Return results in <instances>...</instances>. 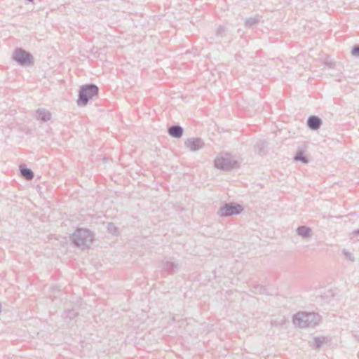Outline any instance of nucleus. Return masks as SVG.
<instances>
[{
    "label": "nucleus",
    "mask_w": 359,
    "mask_h": 359,
    "mask_svg": "<svg viewBox=\"0 0 359 359\" xmlns=\"http://www.w3.org/2000/svg\"><path fill=\"white\" fill-rule=\"evenodd\" d=\"M320 320V316L315 313L298 312L293 317V323L302 328L313 327Z\"/></svg>",
    "instance_id": "f257e3e1"
},
{
    "label": "nucleus",
    "mask_w": 359,
    "mask_h": 359,
    "mask_svg": "<svg viewBox=\"0 0 359 359\" xmlns=\"http://www.w3.org/2000/svg\"><path fill=\"white\" fill-rule=\"evenodd\" d=\"M71 240L75 246L82 249L88 248L93 241V235L86 229H77L72 235Z\"/></svg>",
    "instance_id": "f03ea898"
},
{
    "label": "nucleus",
    "mask_w": 359,
    "mask_h": 359,
    "mask_svg": "<svg viewBox=\"0 0 359 359\" xmlns=\"http://www.w3.org/2000/svg\"><path fill=\"white\" fill-rule=\"evenodd\" d=\"M98 87L93 83L81 86L79 90L77 104L79 106H85L93 97L97 95Z\"/></svg>",
    "instance_id": "7ed1b4c3"
},
{
    "label": "nucleus",
    "mask_w": 359,
    "mask_h": 359,
    "mask_svg": "<svg viewBox=\"0 0 359 359\" xmlns=\"http://www.w3.org/2000/svg\"><path fill=\"white\" fill-rule=\"evenodd\" d=\"M236 163L237 161L229 154H225L216 158L215 166L219 170H229L235 167Z\"/></svg>",
    "instance_id": "20e7f679"
},
{
    "label": "nucleus",
    "mask_w": 359,
    "mask_h": 359,
    "mask_svg": "<svg viewBox=\"0 0 359 359\" xmlns=\"http://www.w3.org/2000/svg\"><path fill=\"white\" fill-rule=\"evenodd\" d=\"M12 58L21 66H27L34 62L32 55L21 48L14 50Z\"/></svg>",
    "instance_id": "39448f33"
},
{
    "label": "nucleus",
    "mask_w": 359,
    "mask_h": 359,
    "mask_svg": "<svg viewBox=\"0 0 359 359\" xmlns=\"http://www.w3.org/2000/svg\"><path fill=\"white\" fill-rule=\"evenodd\" d=\"M243 210V207L239 204L233 203H226L219 208L217 214L220 217H229L240 214Z\"/></svg>",
    "instance_id": "423d86ee"
},
{
    "label": "nucleus",
    "mask_w": 359,
    "mask_h": 359,
    "mask_svg": "<svg viewBox=\"0 0 359 359\" xmlns=\"http://www.w3.org/2000/svg\"><path fill=\"white\" fill-rule=\"evenodd\" d=\"M184 146L190 151L196 152L205 147V142L200 137H190L184 142Z\"/></svg>",
    "instance_id": "0eeeda50"
},
{
    "label": "nucleus",
    "mask_w": 359,
    "mask_h": 359,
    "mask_svg": "<svg viewBox=\"0 0 359 359\" xmlns=\"http://www.w3.org/2000/svg\"><path fill=\"white\" fill-rule=\"evenodd\" d=\"M163 269L168 273H175L179 269V264L173 258H167L162 262Z\"/></svg>",
    "instance_id": "6e6552de"
},
{
    "label": "nucleus",
    "mask_w": 359,
    "mask_h": 359,
    "mask_svg": "<svg viewBox=\"0 0 359 359\" xmlns=\"http://www.w3.org/2000/svg\"><path fill=\"white\" fill-rule=\"evenodd\" d=\"M297 234L303 239L309 240L313 236L312 229L306 226H300L296 229Z\"/></svg>",
    "instance_id": "1a4fd4ad"
},
{
    "label": "nucleus",
    "mask_w": 359,
    "mask_h": 359,
    "mask_svg": "<svg viewBox=\"0 0 359 359\" xmlns=\"http://www.w3.org/2000/svg\"><path fill=\"white\" fill-rule=\"evenodd\" d=\"M184 129L180 125L175 124L170 126L168 128V133L170 136L174 138H180L182 137Z\"/></svg>",
    "instance_id": "9d476101"
},
{
    "label": "nucleus",
    "mask_w": 359,
    "mask_h": 359,
    "mask_svg": "<svg viewBox=\"0 0 359 359\" xmlns=\"http://www.w3.org/2000/svg\"><path fill=\"white\" fill-rule=\"evenodd\" d=\"M322 125V120L316 116H310L307 120L308 127L313 130H318Z\"/></svg>",
    "instance_id": "9b49d317"
},
{
    "label": "nucleus",
    "mask_w": 359,
    "mask_h": 359,
    "mask_svg": "<svg viewBox=\"0 0 359 359\" xmlns=\"http://www.w3.org/2000/svg\"><path fill=\"white\" fill-rule=\"evenodd\" d=\"M36 116L38 120L47 122L50 119L51 114L47 109L41 108L36 111Z\"/></svg>",
    "instance_id": "f8f14e48"
},
{
    "label": "nucleus",
    "mask_w": 359,
    "mask_h": 359,
    "mask_svg": "<svg viewBox=\"0 0 359 359\" xmlns=\"http://www.w3.org/2000/svg\"><path fill=\"white\" fill-rule=\"evenodd\" d=\"M20 170L21 176L26 180H31L34 178V175L31 169L20 165Z\"/></svg>",
    "instance_id": "ddd939ff"
},
{
    "label": "nucleus",
    "mask_w": 359,
    "mask_h": 359,
    "mask_svg": "<svg viewBox=\"0 0 359 359\" xmlns=\"http://www.w3.org/2000/svg\"><path fill=\"white\" fill-rule=\"evenodd\" d=\"M261 20V16L257 15L254 17L246 19L245 25L248 27H252V26L258 24Z\"/></svg>",
    "instance_id": "4468645a"
},
{
    "label": "nucleus",
    "mask_w": 359,
    "mask_h": 359,
    "mask_svg": "<svg viewBox=\"0 0 359 359\" xmlns=\"http://www.w3.org/2000/svg\"><path fill=\"white\" fill-rule=\"evenodd\" d=\"M294 159L296 161H301L304 163H307L309 162L308 158L306 156H304V152L301 150L297 152V154L294 156Z\"/></svg>",
    "instance_id": "2eb2a0df"
},
{
    "label": "nucleus",
    "mask_w": 359,
    "mask_h": 359,
    "mask_svg": "<svg viewBox=\"0 0 359 359\" xmlns=\"http://www.w3.org/2000/svg\"><path fill=\"white\" fill-rule=\"evenodd\" d=\"M325 337H322V338L316 337L314 339V344H313V346L315 348H318L325 343Z\"/></svg>",
    "instance_id": "dca6fc26"
},
{
    "label": "nucleus",
    "mask_w": 359,
    "mask_h": 359,
    "mask_svg": "<svg viewBox=\"0 0 359 359\" xmlns=\"http://www.w3.org/2000/svg\"><path fill=\"white\" fill-rule=\"evenodd\" d=\"M266 145H267V143L264 140H260L257 143V147H259L258 153L260 155L263 154V153H264V148H265L266 147Z\"/></svg>",
    "instance_id": "f3484780"
},
{
    "label": "nucleus",
    "mask_w": 359,
    "mask_h": 359,
    "mask_svg": "<svg viewBox=\"0 0 359 359\" xmlns=\"http://www.w3.org/2000/svg\"><path fill=\"white\" fill-rule=\"evenodd\" d=\"M326 67H328L330 68H335L339 70V68L341 67L340 63H336L331 61H326L325 63Z\"/></svg>",
    "instance_id": "a211bd4d"
},
{
    "label": "nucleus",
    "mask_w": 359,
    "mask_h": 359,
    "mask_svg": "<svg viewBox=\"0 0 359 359\" xmlns=\"http://www.w3.org/2000/svg\"><path fill=\"white\" fill-rule=\"evenodd\" d=\"M107 230L109 233L115 235L118 233L117 227L113 223H108Z\"/></svg>",
    "instance_id": "6ab92c4d"
},
{
    "label": "nucleus",
    "mask_w": 359,
    "mask_h": 359,
    "mask_svg": "<svg viewBox=\"0 0 359 359\" xmlns=\"http://www.w3.org/2000/svg\"><path fill=\"white\" fill-rule=\"evenodd\" d=\"M226 28L223 26H219L216 29V35L218 37H223L225 35Z\"/></svg>",
    "instance_id": "aec40b11"
},
{
    "label": "nucleus",
    "mask_w": 359,
    "mask_h": 359,
    "mask_svg": "<svg viewBox=\"0 0 359 359\" xmlns=\"http://www.w3.org/2000/svg\"><path fill=\"white\" fill-rule=\"evenodd\" d=\"M343 253H344V256H345L346 259H348V260H350L352 262L355 261L354 256H353V255L352 253L348 252L345 249L343 250Z\"/></svg>",
    "instance_id": "412c9836"
},
{
    "label": "nucleus",
    "mask_w": 359,
    "mask_h": 359,
    "mask_svg": "<svg viewBox=\"0 0 359 359\" xmlns=\"http://www.w3.org/2000/svg\"><path fill=\"white\" fill-rule=\"evenodd\" d=\"M351 55L354 57L359 56V45H355L351 50Z\"/></svg>",
    "instance_id": "4be33fe9"
},
{
    "label": "nucleus",
    "mask_w": 359,
    "mask_h": 359,
    "mask_svg": "<svg viewBox=\"0 0 359 359\" xmlns=\"http://www.w3.org/2000/svg\"><path fill=\"white\" fill-rule=\"evenodd\" d=\"M78 313L75 312L74 309H72L71 311H69L67 315V317L72 319L76 316Z\"/></svg>",
    "instance_id": "5701e85b"
},
{
    "label": "nucleus",
    "mask_w": 359,
    "mask_h": 359,
    "mask_svg": "<svg viewBox=\"0 0 359 359\" xmlns=\"http://www.w3.org/2000/svg\"><path fill=\"white\" fill-rule=\"evenodd\" d=\"M353 234L355 235V236H358L359 235V229H357V230H355L353 231Z\"/></svg>",
    "instance_id": "b1692460"
},
{
    "label": "nucleus",
    "mask_w": 359,
    "mask_h": 359,
    "mask_svg": "<svg viewBox=\"0 0 359 359\" xmlns=\"http://www.w3.org/2000/svg\"><path fill=\"white\" fill-rule=\"evenodd\" d=\"M178 323H180V327L182 325H184V320H178Z\"/></svg>",
    "instance_id": "393cba45"
},
{
    "label": "nucleus",
    "mask_w": 359,
    "mask_h": 359,
    "mask_svg": "<svg viewBox=\"0 0 359 359\" xmlns=\"http://www.w3.org/2000/svg\"><path fill=\"white\" fill-rule=\"evenodd\" d=\"M175 320V318H174V317H172V322H174Z\"/></svg>",
    "instance_id": "a878e982"
}]
</instances>
